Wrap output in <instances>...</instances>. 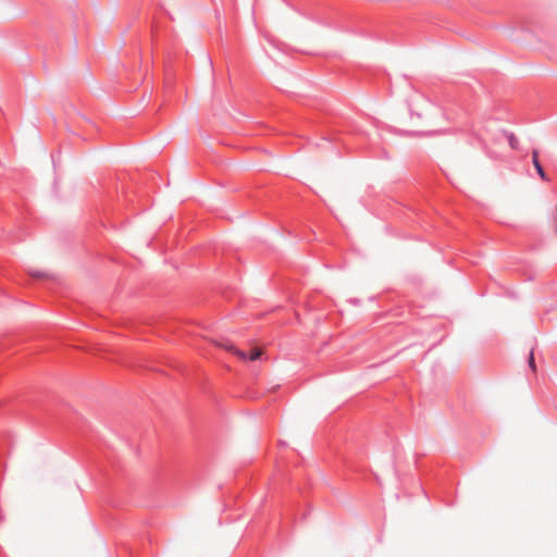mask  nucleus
Listing matches in <instances>:
<instances>
[{
    "mask_svg": "<svg viewBox=\"0 0 557 557\" xmlns=\"http://www.w3.org/2000/svg\"><path fill=\"white\" fill-rule=\"evenodd\" d=\"M230 351L238 356L243 360L256 361L260 359L262 351L259 348H253L249 352L237 349L234 345L227 348Z\"/></svg>",
    "mask_w": 557,
    "mask_h": 557,
    "instance_id": "obj_1",
    "label": "nucleus"
},
{
    "mask_svg": "<svg viewBox=\"0 0 557 557\" xmlns=\"http://www.w3.org/2000/svg\"><path fill=\"white\" fill-rule=\"evenodd\" d=\"M539 150L537 149H533L532 150V163L534 165V169L536 170V173L539 174V176L543 180V181H548V177L544 171V168L543 165L541 164L540 162V159H539Z\"/></svg>",
    "mask_w": 557,
    "mask_h": 557,
    "instance_id": "obj_2",
    "label": "nucleus"
},
{
    "mask_svg": "<svg viewBox=\"0 0 557 557\" xmlns=\"http://www.w3.org/2000/svg\"><path fill=\"white\" fill-rule=\"evenodd\" d=\"M506 137H507V139H508V144H509V146H510L512 149L517 150V149H518V146H519V140H518V138L515 136V134H512V133H506Z\"/></svg>",
    "mask_w": 557,
    "mask_h": 557,
    "instance_id": "obj_3",
    "label": "nucleus"
},
{
    "mask_svg": "<svg viewBox=\"0 0 557 557\" xmlns=\"http://www.w3.org/2000/svg\"><path fill=\"white\" fill-rule=\"evenodd\" d=\"M528 364L529 368L535 373L536 372V366H535V359H534V350L531 349L528 358Z\"/></svg>",
    "mask_w": 557,
    "mask_h": 557,
    "instance_id": "obj_4",
    "label": "nucleus"
},
{
    "mask_svg": "<svg viewBox=\"0 0 557 557\" xmlns=\"http://www.w3.org/2000/svg\"><path fill=\"white\" fill-rule=\"evenodd\" d=\"M34 275L37 276V277H41L42 276L40 273H36Z\"/></svg>",
    "mask_w": 557,
    "mask_h": 557,
    "instance_id": "obj_5",
    "label": "nucleus"
}]
</instances>
